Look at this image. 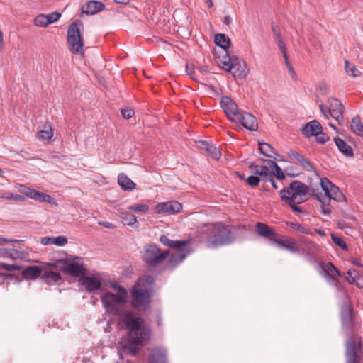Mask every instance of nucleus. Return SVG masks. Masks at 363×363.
<instances>
[{
	"label": "nucleus",
	"instance_id": "nucleus-1",
	"mask_svg": "<svg viewBox=\"0 0 363 363\" xmlns=\"http://www.w3.org/2000/svg\"><path fill=\"white\" fill-rule=\"evenodd\" d=\"M118 321L127 330L125 347L129 349L131 354L135 356L139 347L148 342L150 329L145 320L141 317L135 316L130 309L123 314Z\"/></svg>",
	"mask_w": 363,
	"mask_h": 363
},
{
	"label": "nucleus",
	"instance_id": "nucleus-2",
	"mask_svg": "<svg viewBox=\"0 0 363 363\" xmlns=\"http://www.w3.org/2000/svg\"><path fill=\"white\" fill-rule=\"evenodd\" d=\"M308 187L300 181H293L289 188L279 191L281 201L289 206L294 213L307 215V211L298 206L307 200Z\"/></svg>",
	"mask_w": 363,
	"mask_h": 363
},
{
	"label": "nucleus",
	"instance_id": "nucleus-3",
	"mask_svg": "<svg viewBox=\"0 0 363 363\" xmlns=\"http://www.w3.org/2000/svg\"><path fill=\"white\" fill-rule=\"evenodd\" d=\"M101 301L106 313L115 315L118 319L130 310L125 306L126 301L123 296H118L109 291L101 295Z\"/></svg>",
	"mask_w": 363,
	"mask_h": 363
},
{
	"label": "nucleus",
	"instance_id": "nucleus-4",
	"mask_svg": "<svg viewBox=\"0 0 363 363\" xmlns=\"http://www.w3.org/2000/svg\"><path fill=\"white\" fill-rule=\"evenodd\" d=\"M83 27V23L77 20L72 23L67 29V41L71 46V51L74 54L84 55L83 37L80 32L79 27Z\"/></svg>",
	"mask_w": 363,
	"mask_h": 363
},
{
	"label": "nucleus",
	"instance_id": "nucleus-5",
	"mask_svg": "<svg viewBox=\"0 0 363 363\" xmlns=\"http://www.w3.org/2000/svg\"><path fill=\"white\" fill-rule=\"evenodd\" d=\"M234 240L232 232L223 225L213 226L211 235L208 240V247H217L220 245H228Z\"/></svg>",
	"mask_w": 363,
	"mask_h": 363
},
{
	"label": "nucleus",
	"instance_id": "nucleus-6",
	"mask_svg": "<svg viewBox=\"0 0 363 363\" xmlns=\"http://www.w3.org/2000/svg\"><path fill=\"white\" fill-rule=\"evenodd\" d=\"M169 255V251H162L156 245L152 244L145 247L143 260L150 267H156L164 262Z\"/></svg>",
	"mask_w": 363,
	"mask_h": 363
},
{
	"label": "nucleus",
	"instance_id": "nucleus-7",
	"mask_svg": "<svg viewBox=\"0 0 363 363\" xmlns=\"http://www.w3.org/2000/svg\"><path fill=\"white\" fill-rule=\"evenodd\" d=\"M362 356V342L360 338L352 339L346 342V363H360Z\"/></svg>",
	"mask_w": 363,
	"mask_h": 363
},
{
	"label": "nucleus",
	"instance_id": "nucleus-8",
	"mask_svg": "<svg viewBox=\"0 0 363 363\" xmlns=\"http://www.w3.org/2000/svg\"><path fill=\"white\" fill-rule=\"evenodd\" d=\"M62 271L64 273L72 277H82L86 273V269L84 266L82 258L79 257L65 260Z\"/></svg>",
	"mask_w": 363,
	"mask_h": 363
},
{
	"label": "nucleus",
	"instance_id": "nucleus-9",
	"mask_svg": "<svg viewBox=\"0 0 363 363\" xmlns=\"http://www.w3.org/2000/svg\"><path fill=\"white\" fill-rule=\"evenodd\" d=\"M320 186L329 201L330 199L337 202L346 201L345 195L340 190L339 187L333 184L328 178L323 177L320 179Z\"/></svg>",
	"mask_w": 363,
	"mask_h": 363
},
{
	"label": "nucleus",
	"instance_id": "nucleus-10",
	"mask_svg": "<svg viewBox=\"0 0 363 363\" xmlns=\"http://www.w3.org/2000/svg\"><path fill=\"white\" fill-rule=\"evenodd\" d=\"M132 305L135 308L146 307L150 302V295L145 288L135 285L131 289Z\"/></svg>",
	"mask_w": 363,
	"mask_h": 363
},
{
	"label": "nucleus",
	"instance_id": "nucleus-11",
	"mask_svg": "<svg viewBox=\"0 0 363 363\" xmlns=\"http://www.w3.org/2000/svg\"><path fill=\"white\" fill-rule=\"evenodd\" d=\"M320 274L325 277L330 285L337 286L338 277L341 274L332 262L322 264Z\"/></svg>",
	"mask_w": 363,
	"mask_h": 363
},
{
	"label": "nucleus",
	"instance_id": "nucleus-12",
	"mask_svg": "<svg viewBox=\"0 0 363 363\" xmlns=\"http://www.w3.org/2000/svg\"><path fill=\"white\" fill-rule=\"evenodd\" d=\"M220 106L229 120L233 122L238 118V115L241 112L233 99L227 96L221 97Z\"/></svg>",
	"mask_w": 363,
	"mask_h": 363
},
{
	"label": "nucleus",
	"instance_id": "nucleus-13",
	"mask_svg": "<svg viewBox=\"0 0 363 363\" xmlns=\"http://www.w3.org/2000/svg\"><path fill=\"white\" fill-rule=\"evenodd\" d=\"M235 123H239L246 129L251 131H256L258 129V123L256 118L250 113L241 111Z\"/></svg>",
	"mask_w": 363,
	"mask_h": 363
},
{
	"label": "nucleus",
	"instance_id": "nucleus-14",
	"mask_svg": "<svg viewBox=\"0 0 363 363\" xmlns=\"http://www.w3.org/2000/svg\"><path fill=\"white\" fill-rule=\"evenodd\" d=\"M231 72L235 78L245 79L249 72L247 65L244 60L236 56H233Z\"/></svg>",
	"mask_w": 363,
	"mask_h": 363
},
{
	"label": "nucleus",
	"instance_id": "nucleus-15",
	"mask_svg": "<svg viewBox=\"0 0 363 363\" xmlns=\"http://www.w3.org/2000/svg\"><path fill=\"white\" fill-rule=\"evenodd\" d=\"M79 281L89 292L97 291L101 287L99 274H94L92 276L84 275L80 278Z\"/></svg>",
	"mask_w": 363,
	"mask_h": 363
},
{
	"label": "nucleus",
	"instance_id": "nucleus-16",
	"mask_svg": "<svg viewBox=\"0 0 363 363\" xmlns=\"http://www.w3.org/2000/svg\"><path fill=\"white\" fill-rule=\"evenodd\" d=\"M190 252L191 251L186 249V247H182V250H177V251L173 253L169 258L167 263V269L171 271L173 270L184 261Z\"/></svg>",
	"mask_w": 363,
	"mask_h": 363
},
{
	"label": "nucleus",
	"instance_id": "nucleus-17",
	"mask_svg": "<svg viewBox=\"0 0 363 363\" xmlns=\"http://www.w3.org/2000/svg\"><path fill=\"white\" fill-rule=\"evenodd\" d=\"M19 191L27 197L35 201L51 203L52 200V198L50 195L25 186H21Z\"/></svg>",
	"mask_w": 363,
	"mask_h": 363
},
{
	"label": "nucleus",
	"instance_id": "nucleus-18",
	"mask_svg": "<svg viewBox=\"0 0 363 363\" xmlns=\"http://www.w3.org/2000/svg\"><path fill=\"white\" fill-rule=\"evenodd\" d=\"M302 250L309 262L313 264L317 262L316 257L320 250L317 244L311 241H305Z\"/></svg>",
	"mask_w": 363,
	"mask_h": 363
},
{
	"label": "nucleus",
	"instance_id": "nucleus-19",
	"mask_svg": "<svg viewBox=\"0 0 363 363\" xmlns=\"http://www.w3.org/2000/svg\"><path fill=\"white\" fill-rule=\"evenodd\" d=\"M182 208V204L175 201L160 203L156 206V213L159 214L165 213L174 214L179 212Z\"/></svg>",
	"mask_w": 363,
	"mask_h": 363
},
{
	"label": "nucleus",
	"instance_id": "nucleus-20",
	"mask_svg": "<svg viewBox=\"0 0 363 363\" xmlns=\"http://www.w3.org/2000/svg\"><path fill=\"white\" fill-rule=\"evenodd\" d=\"M323 130L320 123L317 120H312L303 125L301 129V133L306 138L315 136Z\"/></svg>",
	"mask_w": 363,
	"mask_h": 363
},
{
	"label": "nucleus",
	"instance_id": "nucleus-21",
	"mask_svg": "<svg viewBox=\"0 0 363 363\" xmlns=\"http://www.w3.org/2000/svg\"><path fill=\"white\" fill-rule=\"evenodd\" d=\"M104 9L105 5L102 2L94 0L85 3L82 7V12L87 15H94Z\"/></svg>",
	"mask_w": 363,
	"mask_h": 363
},
{
	"label": "nucleus",
	"instance_id": "nucleus-22",
	"mask_svg": "<svg viewBox=\"0 0 363 363\" xmlns=\"http://www.w3.org/2000/svg\"><path fill=\"white\" fill-rule=\"evenodd\" d=\"M255 231L258 235L267 238L272 242H273L278 235L273 229L262 223H257L256 224Z\"/></svg>",
	"mask_w": 363,
	"mask_h": 363
},
{
	"label": "nucleus",
	"instance_id": "nucleus-23",
	"mask_svg": "<svg viewBox=\"0 0 363 363\" xmlns=\"http://www.w3.org/2000/svg\"><path fill=\"white\" fill-rule=\"evenodd\" d=\"M150 363H167V350L164 348H155L149 355Z\"/></svg>",
	"mask_w": 363,
	"mask_h": 363
},
{
	"label": "nucleus",
	"instance_id": "nucleus-24",
	"mask_svg": "<svg viewBox=\"0 0 363 363\" xmlns=\"http://www.w3.org/2000/svg\"><path fill=\"white\" fill-rule=\"evenodd\" d=\"M328 106H325L323 104L319 105L320 112L323 114L324 117L327 119L329 118V116L326 114V111H330L332 109H339L345 107L342 102L337 98H330L328 101Z\"/></svg>",
	"mask_w": 363,
	"mask_h": 363
},
{
	"label": "nucleus",
	"instance_id": "nucleus-25",
	"mask_svg": "<svg viewBox=\"0 0 363 363\" xmlns=\"http://www.w3.org/2000/svg\"><path fill=\"white\" fill-rule=\"evenodd\" d=\"M160 241L164 245L177 250H182V247H186L189 244V240H172L166 235L160 236Z\"/></svg>",
	"mask_w": 363,
	"mask_h": 363
},
{
	"label": "nucleus",
	"instance_id": "nucleus-26",
	"mask_svg": "<svg viewBox=\"0 0 363 363\" xmlns=\"http://www.w3.org/2000/svg\"><path fill=\"white\" fill-rule=\"evenodd\" d=\"M41 278L48 285H52L60 281L62 277L59 272L47 269L43 267Z\"/></svg>",
	"mask_w": 363,
	"mask_h": 363
},
{
	"label": "nucleus",
	"instance_id": "nucleus-27",
	"mask_svg": "<svg viewBox=\"0 0 363 363\" xmlns=\"http://www.w3.org/2000/svg\"><path fill=\"white\" fill-rule=\"evenodd\" d=\"M199 147L205 150L206 153L215 160H218L221 156L220 150L206 141H201Z\"/></svg>",
	"mask_w": 363,
	"mask_h": 363
},
{
	"label": "nucleus",
	"instance_id": "nucleus-28",
	"mask_svg": "<svg viewBox=\"0 0 363 363\" xmlns=\"http://www.w3.org/2000/svg\"><path fill=\"white\" fill-rule=\"evenodd\" d=\"M43 267L30 266L25 268L22 272V275L25 279H35L41 277Z\"/></svg>",
	"mask_w": 363,
	"mask_h": 363
},
{
	"label": "nucleus",
	"instance_id": "nucleus-29",
	"mask_svg": "<svg viewBox=\"0 0 363 363\" xmlns=\"http://www.w3.org/2000/svg\"><path fill=\"white\" fill-rule=\"evenodd\" d=\"M334 142L337 147L338 150L347 157L353 156V150L352 147L348 145L345 140L339 137L334 138Z\"/></svg>",
	"mask_w": 363,
	"mask_h": 363
},
{
	"label": "nucleus",
	"instance_id": "nucleus-30",
	"mask_svg": "<svg viewBox=\"0 0 363 363\" xmlns=\"http://www.w3.org/2000/svg\"><path fill=\"white\" fill-rule=\"evenodd\" d=\"M67 242V238L65 236L44 237L41 238V244L44 245H55L57 246H64Z\"/></svg>",
	"mask_w": 363,
	"mask_h": 363
},
{
	"label": "nucleus",
	"instance_id": "nucleus-31",
	"mask_svg": "<svg viewBox=\"0 0 363 363\" xmlns=\"http://www.w3.org/2000/svg\"><path fill=\"white\" fill-rule=\"evenodd\" d=\"M341 320L342 327L347 330L350 329L352 324V315L350 308L345 307L341 311Z\"/></svg>",
	"mask_w": 363,
	"mask_h": 363
},
{
	"label": "nucleus",
	"instance_id": "nucleus-32",
	"mask_svg": "<svg viewBox=\"0 0 363 363\" xmlns=\"http://www.w3.org/2000/svg\"><path fill=\"white\" fill-rule=\"evenodd\" d=\"M224 55L218 57V65L224 70L230 72L232 69L233 57H230L226 50Z\"/></svg>",
	"mask_w": 363,
	"mask_h": 363
},
{
	"label": "nucleus",
	"instance_id": "nucleus-33",
	"mask_svg": "<svg viewBox=\"0 0 363 363\" xmlns=\"http://www.w3.org/2000/svg\"><path fill=\"white\" fill-rule=\"evenodd\" d=\"M118 183L123 190L131 191L135 188L136 184L126 175L120 174L118 176Z\"/></svg>",
	"mask_w": 363,
	"mask_h": 363
},
{
	"label": "nucleus",
	"instance_id": "nucleus-34",
	"mask_svg": "<svg viewBox=\"0 0 363 363\" xmlns=\"http://www.w3.org/2000/svg\"><path fill=\"white\" fill-rule=\"evenodd\" d=\"M273 242H274L279 247L288 250L289 252L295 253L297 251L296 247H295V244L294 241L291 239L286 240H279L277 238L274 240Z\"/></svg>",
	"mask_w": 363,
	"mask_h": 363
},
{
	"label": "nucleus",
	"instance_id": "nucleus-35",
	"mask_svg": "<svg viewBox=\"0 0 363 363\" xmlns=\"http://www.w3.org/2000/svg\"><path fill=\"white\" fill-rule=\"evenodd\" d=\"M350 129L357 135L363 137V123L359 116H356L352 119Z\"/></svg>",
	"mask_w": 363,
	"mask_h": 363
},
{
	"label": "nucleus",
	"instance_id": "nucleus-36",
	"mask_svg": "<svg viewBox=\"0 0 363 363\" xmlns=\"http://www.w3.org/2000/svg\"><path fill=\"white\" fill-rule=\"evenodd\" d=\"M344 110L345 107L337 110L332 109L330 111H326V114L329 116V118H333L337 122L338 125H342L344 124Z\"/></svg>",
	"mask_w": 363,
	"mask_h": 363
},
{
	"label": "nucleus",
	"instance_id": "nucleus-37",
	"mask_svg": "<svg viewBox=\"0 0 363 363\" xmlns=\"http://www.w3.org/2000/svg\"><path fill=\"white\" fill-rule=\"evenodd\" d=\"M215 43L220 47L223 50H226L229 48L230 41L229 38L225 34L218 33L215 35Z\"/></svg>",
	"mask_w": 363,
	"mask_h": 363
},
{
	"label": "nucleus",
	"instance_id": "nucleus-38",
	"mask_svg": "<svg viewBox=\"0 0 363 363\" xmlns=\"http://www.w3.org/2000/svg\"><path fill=\"white\" fill-rule=\"evenodd\" d=\"M252 173L260 177V180L262 179L264 182L270 181L272 177V173L269 171L267 166L260 167V170L253 171Z\"/></svg>",
	"mask_w": 363,
	"mask_h": 363
},
{
	"label": "nucleus",
	"instance_id": "nucleus-39",
	"mask_svg": "<svg viewBox=\"0 0 363 363\" xmlns=\"http://www.w3.org/2000/svg\"><path fill=\"white\" fill-rule=\"evenodd\" d=\"M259 149L261 154L268 157H274V154L277 155V153L274 152L273 147L267 143H261L259 142Z\"/></svg>",
	"mask_w": 363,
	"mask_h": 363
},
{
	"label": "nucleus",
	"instance_id": "nucleus-40",
	"mask_svg": "<svg viewBox=\"0 0 363 363\" xmlns=\"http://www.w3.org/2000/svg\"><path fill=\"white\" fill-rule=\"evenodd\" d=\"M121 218L123 224L129 226H134L137 223L136 216L127 212H121Z\"/></svg>",
	"mask_w": 363,
	"mask_h": 363
},
{
	"label": "nucleus",
	"instance_id": "nucleus-41",
	"mask_svg": "<svg viewBox=\"0 0 363 363\" xmlns=\"http://www.w3.org/2000/svg\"><path fill=\"white\" fill-rule=\"evenodd\" d=\"M345 68L346 73L350 76L358 77L361 75V72L357 69L354 64L350 63L348 60L345 61Z\"/></svg>",
	"mask_w": 363,
	"mask_h": 363
},
{
	"label": "nucleus",
	"instance_id": "nucleus-42",
	"mask_svg": "<svg viewBox=\"0 0 363 363\" xmlns=\"http://www.w3.org/2000/svg\"><path fill=\"white\" fill-rule=\"evenodd\" d=\"M53 136V133L51 126L48 125H45L44 129L38 132V138L40 140H49Z\"/></svg>",
	"mask_w": 363,
	"mask_h": 363
},
{
	"label": "nucleus",
	"instance_id": "nucleus-43",
	"mask_svg": "<svg viewBox=\"0 0 363 363\" xmlns=\"http://www.w3.org/2000/svg\"><path fill=\"white\" fill-rule=\"evenodd\" d=\"M128 210L137 213L144 214L149 210V206L147 204H134L128 207Z\"/></svg>",
	"mask_w": 363,
	"mask_h": 363
},
{
	"label": "nucleus",
	"instance_id": "nucleus-44",
	"mask_svg": "<svg viewBox=\"0 0 363 363\" xmlns=\"http://www.w3.org/2000/svg\"><path fill=\"white\" fill-rule=\"evenodd\" d=\"M18 251L15 249L0 248V257L14 259Z\"/></svg>",
	"mask_w": 363,
	"mask_h": 363
},
{
	"label": "nucleus",
	"instance_id": "nucleus-45",
	"mask_svg": "<svg viewBox=\"0 0 363 363\" xmlns=\"http://www.w3.org/2000/svg\"><path fill=\"white\" fill-rule=\"evenodd\" d=\"M47 17L45 14H39L34 19V23L38 27H46L48 23L46 21Z\"/></svg>",
	"mask_w": 363,
	"mask_h": 363
},
{
	"label": "nucleus",
	"instance_id": "nucleus-46",
	"mask_svg": "<svg viewBox=\"0 0 363 363\" xmlns=\"http://www.w3.org/2000/svg\"><path fill=\"white\" fill-rule=\"evenodd\" d=\"M269 163L272 164V167H274V174L277 177L279 180H283L285 179L284 174L283 173L281 167L274 161L269 160Z\"/></svg>",
	"mask_w": 363,
	"mask_h": 363
},
{
	"label": "nucleus",
	"instance_id": "nucleus-47",
	"mask_svg": "<svg viewBox=\"0 0 363 363\" xmlns=\"http://www.w3.org/2000/svg\"><path fill=\"white\" fill-rule=\"evenodd\" d=\"M297 163L300 164L306 171H311L313 169L312 164L303 155H302L301 157H300Z\"/></svg>",
	"mask_w": 363,
	"mask_h": 363
},
{
	"label": "nucleus",
	"instance_id": "nucleus-48",
	"mask_svg": "<svg viewBox=\"0 0 363 363\" xmlns=\"http://www.w3.org/2000/svg\"><path fill=\"white\" fill-rule=\"evenodd\" d=\"M331 238L334 243L341 249L347 250V245L346 242L341 238L336 236L335 234H331Z\"/></svg>",
	"mask_w": 363,
	"mask_h": 363
},
{
	"label": "nucleus",
	"instance_id": "nucleus-49",
	"mask_svg": "<svg viewBox=\"0 0 363 363\" xmlns=\"http://www.w3.org/2000/svg\"><path fill=\"white\" fill-rule=\"evenodd\" d=\"M0 269H5L9 272L11 271H20L21 269V266L15 264H5L0 262Z\"/></svg>",
	"mask_w": 363,
	"mask_h": 363
},
{
	"label": "nucleus",
	"instance_id": "nucleus-50",
	"mask_svg": "<svg viewBox=\"0 0 363 363\" xmlns=\"http://www.w3.org/2000/svg\"><path fill=\"white\" fill-rule=\"evenodd\" d=\"M259 182L260 178L257 177V175L256 174L249 176L246 179V182L251 187L257 186L259 184Z\"/></svg>",
	"mask_w": 363,
	"mask_h": 363
},
{
	"label": "nucleus",
	"instance_id": "nucleus-51",
	"mask_svg": "<svg viewBox=\"0 0 363 363\" xmlns=\"http://www.w3.org/2000/svg\"><path fill=\"white\" fill-rule=\"evenodd\" d=\"M46 17H47L46 21H47L48 25H50L52 23L56 22L61 17V13H60L57 11H55V12H52L51 13L46 15Z\"/></svg>",
	"mask_w": 363,
	"mask_h": 363
},
{
	"label": "nucleus",
	"instance_id": "nucleus-52",
	"mask_svg": "<svg viewBox=\"0 0 363 363\" xmlns=\"http://www.w3.org/2000/svg\"><path fill=\"white\" fill-rule=\"evenodd\" d=\"M25 199V196L18 194H13L9 191L8 201L14 202H22L24 201Z\"/></svg>",
	"mask_w": 363,
	"mask_h": 363
},
{
	"label": "nucleus",
	"instance_id": "nucleus-53",
	"mask_svg": "<svg viewBox=\"0 0 363 363\" xmlns=\"http://www.w3.org/2000/svg\"><path fill=\"white\" fill-rule=\"evenodd\" d=\"M315 137L316 138L317 143L320 144H325L330 139L327 134L323 133V130L320 131V133L316 135Z\"/></svg>",
	"mask_w": 363,
	"mask_h": 363
},
{
	"label": "nucleus",
	"instance_id": "nucleus-54",
	"mask_svg": "<svg viewBox=\"0 0 363 363\" xmlns=\"http://www.w3.org/2000/svg\"><path fill=\"white\" fill-rule=\"evenodd\" d=\"M317 90L319 94L325 95L329 91V86L324 82H321L318 84Z\"/></svg>",
	"mask_w": 363,
	"mask_h": 363
},
{
	"label": "nucleus",
	"instance_id": "nucleus-55",
	"mask_svg": "<svg viewBox=\"0 0 363 363\" xmlns=\"http://www.w3.org/2000/svg\"><path fill=\"white\" fill-rule=\"evenodd\" d=\"M272 32H273L274 35L275 36L276 40L281 38V31L277 25L272 23Z\"/></svg>",
	"mask_w": 363,
	"mask_h": 363
},
{
	"label": "nucleus",
	"instance_id": "nucleus-56",
	"mask_svg": "<svg viewBox=\"0 0 363 363\" xmlns=\"http://www.w3.org/2000/svg\"><path fill=\"white\" fill-rule=\"evenodd\" d=\"M121 114L123 117L125 119H130L133 117L134 114V111L129 108V109H122L121 110Z\"/></svg>",
	"mask_w": 363,
	"mask_h": 363
},
{
	"label": "nucleus",
	"instance_id": "nucleus-57",
	"mask_svg": "<svg viewBox=\"0 0 363 363\" xmlns=\"http://www.w3.org/2000/svg\"><path fill=\"white\" fill-rule=\"evenodd\" d=\"M330 201H326L325 204H322L321 206V213L323 215H328L330 212V208L329 206Z\"/></svg>",
	"mask_w": 363,
	"mask_h": 363
},
{
	"label": "nucleus",
	"instance_id": "nucleus-58",
	"mask_svg": "<svg viewBox=\"0 0 363 363\" xmlns=\"http://www.w3.org/2000/svg\"><path fill=\"white\" fill-rule=\"evenodd\" d=\"M288 155L291 159H294L296 162H298L300 157H301V156L303 155L298 153V152L292 150L288 152Z\"/></svg>",
	"mask_w": 363,
	"mask_h": 363
},
{
	"label": "nucleus",
	"instance_id": "nucleus-59",
	"mask_svg": "<svg viewBox=\"0 0 363 363\" xmlns=\"http://www.w3.org/2000/svg\"><path fill=\"white\" fill-rule=\"evenodd\" d=\"M288 155L291 159H294L296 162H298L300 157H301V156L303 155L298 153V152L292 150L288 152Z\"/></svg>",
	"mask_w": 363,
	"mask_h": 363
},
{
	"label": "nucleus",
	"instance_id": "nucleus-60",
	"mask_svg": "<svg viewBox=\"0 0 363 363\" xmlns=\"http://www.w3.org/2000/svg\"><path fill=\"white\" fill-rule=\"evenodd\" d=\"M186 72L191 79H195V72L194 71V68L191 67L189 64L186 65Z\"/></svg>",
	"mask_w": 363,
	"mask_h": 363
},
{
	"label": "nucleus",
	"instance_id": "nucleus-61",
	"mask_svg": "<svg viewBox=\"0 0 363 363\" xmlns=\"http://www.w3.org/2000/svg\"><path fill=\"white\" fill-rule=\"evenodd\" d=\"M99 225L108 229H113L116 228L113 223L107 221H99Z\"/></svg>",
	"mask_w": 363,
	"mask_h": 363
},
{
	"label": "nucleus",
	"instance_id": "nucleus-62",
	"mask_svg": "<svg viewBox=\"0 0 363 363\" xmlns=\"http://www.w3.org/2000/svg\"><path fill=\"white\" fill-rule=\"evenodd\" d=\"M116 290L120 294H117V295L123 296L125 298V299L126 300V297L128 295V292H127L126 289L124 287L119 285L118 286H117Z\"/></svg>",
	"mask_w": 363,
	"mask_h": 363
},
{
	"label": "nucleus",
	"instance_id": "nucleus-63",
	"mask_svg": "<svg viewBox=\"0 0 363 363\" xmlns=\"http://www.w3.org/2000/svg\"><path fill=\"white\" fill-rule=\"evenodd\" d=\"M286 223L288 226L291 227V228L296 229L300 232L301 230H303V226L298 223H294L292 222H286Z\"/></svg>",
	"mask_w": 363,
	"mask_h": 363
},
{
	"label": "nucleus",
	"instance_id": "nucleus-64",
	"mask_svg": "<svg viewBox=\"0 0 363 363\" xmlns=\"http://www.w3.org/2000/svg\"><path fill=\"white\" fill-rule=\"evenodd\" d=\"M9 195V191L6 190H1L0 191V199H3L4 200L8 201Z\"/></svg>",
	"mask_w": 363,
	"mask_h": 363
}]
</instances>
